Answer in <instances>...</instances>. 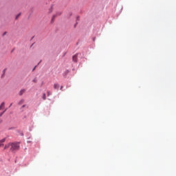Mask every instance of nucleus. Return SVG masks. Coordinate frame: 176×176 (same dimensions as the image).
I'll return each instance as SVG.
<instances>
[{
  "label": "nucleus",
  "mask_w": 176,
  "mask_h": 176,
  "mask_svg": "<svg viewBox=\"0 0 176 176\" xmlns=\"http://www.w3.org/2000/svg\"><path fill=\"white\" fill-rule=\"evenodd\" d=\"M6 34V32H5L3 35H5Z\"/></svg>",
  "instance_id": "4be33fe9"
},
{
  "label": "nucleus",
  "mask_w": 176,
  "mask_h": 176,
  "mask_svg": "<svg viewBox=\"0 0 176 176\" xmlns=\"http://www.w3.org/2000/svg\"><path fill=\"white\" fill-rule=\"evenodd\" d=\"M43 100H46V94L45 93L43 95Z\"/></svg>",
  "instance_id": "9d476101"
},
{
  "label": "nucleus",
  "mask_w": 176,
  "mask_h": 176,
  "mask_svg": "<svg viewBox=\"0 0 176 176\" xmlns=\"http://www.w3.org/2000/svg\"><path fill=\"white\" fill-rule=\"evenodd\" d=\"M12 105V103H11V104H10V107H11V106Z\"/></svg>",
  "instance_id": "412c9836"
},
{
  "label": "nucleus",
  "mask_w": 176,
  "mask_h": 176,
  "mask_svg": "<svg viewBox=\"0 0 176 176\" xmlns=\"http://www.w3.org/2000/svg\"><path fill=\"white\" fill-rule=\"evenodd\" d=\"M5 108V102H2L1 106H0V111L3 109Z\"/></svg>",
  "instance_id": "423d86ee"
},
{
  "label": "nucleus",
  "mask_w": 176,
  "mask_h": 176,
  "mask_svg": "<svg viewBox=\"0 0 176 176\" xmlns=\"http://www.w3.org/2000/svg\"><path fill=\"white\" fill-rule=\"evenodd\" d=\"M26 107V104H23L21 107V110L22 111H23L24 110H23V108H25Z\"/></svg>",
  "instance_id": "f8f14e48"
},
{
  "label": "nucleus",
  "mask_w": 176,
  "mask_h": 176,
  "mask_svg": "<svg viewBox=\"0 0 176 176\" xmlns=\"http://www.w3.org/2000/svg\"><path fill=\"white\" fill-rule=\"evenodd\" d=\"M54 89H56V90H58L59 85L58 84H54Z\"/></svg>",
  "instance_id": "6e6552de"
},
{
  "label": "nucleus",
  "mask_w": 176,
  "mask_h": 176,
  "mask_svg": "<svg viewBox=\"0 0 176 176\" xmlns=\"http://www.w3.org/2000/svg\"><path fill=\"white\" fill-rule=\"evenodd\" d=\"M78 54H76L74 56H73V62L74 63L78 62Z\"/></svg>",
  "instance_id": "f03ea898"
},
{
  "label": "nucleus",
  "mask_w": 176,
  "mask_h": 176,
  "mask_svg": "<svg viewBox=\"0 0 176 176\" xmlns=\"http://www.w3.org/2000/svg\"><path fill=\"white\" fill-rule=\"evenodd\" d=\"M2 123V120L1 119H0V124H1Z\"/></svg>",
  "instance_id": "6ab92c4d"
},
{
  "label": "nucleus",
  "mask_w": 176,
  "mask_h": 176,
  "mask_svg": "<svg viewBox=\"0 0 176 176\" xmlns=\"http://www.w3.org/2000/svg\"><path fill=\"white\" fill-rule=\"evenodd\" d=\"M6 69H5L3 71V73L5 74V73H6Z\"/></svg>",
  "instance_id": "f3484780"
},
{
  "label": "nucleus",
  "mask_w": 176,
  "mask_h": 176,
  "mask_svg": "<svg viewBox=\"0 0 176 176\" xmlns=\"http://www.w3.org/2000/svg\"><path fill=\"white\" fill-rule=\"evenodd\" d=\"M63 86H61V87H60V90H62V89H63Z\"/></svg>",
  "instance_id": "aec40b11"
},
{
  "label": "nucleus",
  "mask_w": 176,
  "mask_h": 176,
  "mask_svg": "<svg viewBox=\"0 0 176 176\" xmlns=\"http://www.w3.org/2000/svg\"><path fill=\"white\" fill-rule=\"evenodd\" d=\"M25 91H26L25 89H21V90L20 91V92H19V96H22L25 93Z\"/></svg>",
  "instance_id": "20e7f679"
},
{
  "label": "nucleus",
  "mask_w": 176,
  "mask_h": 176,
  "mask_svg": "<svg viewBox=\"0 0 176 176\" xmlns=\"http://www.w3.org/2000/svg\"><path fill=\"white\" fill-rule=\"evenodd\" d=\"M10 151L14 152V151H19L20 148V146L18 143H10Z\"/></svg>",
  "instance_id": "f257e3e1"
},
{
  "label": "nucleus",
  "mask_w": 176,
  "mask_h": 176,
  "mask_svg": "<svg viewBox=\"0 0 176 176\" xmlns=\"http://www.w3.org/2000/svg\"><path fill=\"white\" fill-rule=\"evenodd\" d=\"M10 146V143H9L8 144H6V146L4 147V150L9 148Z\"/></svg>",
  "instance_id": "1a4fd4ad"
},
{
  "label": "nucleus",
  "mask_w": 176,
  "mask_h": 176,
  "mask_svg": "<svg viewBox=\"0 0 176 176\" xmlns=\"http://www.w3.org/2000/svg\"><path fill=\"white\" fill-rule=\"evenodd\" d=\"M50 96V92L47 91V96L49 97Z\"/></svg>",
  "instance_id": "dca6fc26"
},
{
  "label": "nucleus",
  "mask_w": 176,
  "mask_h": 176,
  "mask_svg": "<svg viewBox=\"0 0 176 176\" xmlns=\"http://www.w3.org/2000/svg\"><path fill=\"white\" fill-rule=\"evenodd\" d=\"M50 13H52L53 12V6L51 7V8L49 10Z\"/></svg>",
  "instance_id": "ddd939ff"
},
{
  "label": "nucleus",
  "mask_w": 176,
  "mask_h": 176,
  "mask_svg": "<svg viewBox=\"0 0 176 176\" xmlns=\"http://www.w3.org/2000/svg\"><path fill=\"white\" fill-rule=\"evenodd\" d=\"M6 111V110H5L3 112H2L1 114H0V116L1 117L3 114H4V113Z\"/></svg>",
  "instance_id": "4468645a"
},
{
  "label": "nucleus",
  "mask_w": 176,
  "mask_h": 176,
  "mask_svg": "<svg viewBox=\"0 0 176 176\" xmlns=\"http://www.w3.org/2000/svg\"><path fill=\"white\" fill-rule=\"evenodd\" d=\"M6 140V138H3L0 140V148L4 146L3 143H5Z\"/></svg>",
  "instance_id": "7ed1b4c3"
},
{
  "label": "nucleus",
  "mask_w": 176,
  "mask_h": 176,
  "mask_svg": "<svg viewBox=\"0 0 176 176\" xmlns=\"http://www.w3.org/2000/svg\"><path fill=\"white\" fill-rule=\"evenodd\" d=\"M32 82H33L34 83H37V82H38L37 78H35L32 80Z\"/></svg>",
  "instance_id": "9b49d317"
},
{
  "label": "nucleus",
  "mask_w": 176,
  "mask_h": 176,
  "mask_svg": "<svg viewBox=\"0 0 176 176\" xmlns=\"http://www.w3.org/2000/svg\"><path fill=\"white\" fill-rule=\"evenodd\" d=\"M24 102H25V100H24V99H21V100L19 101V105H22V104H23Z\"/></svg>",
  "instance_id": "0eeeda50"
},
{
  "label": "nucleus",
  "mask_w": 176,
  "mask_h": 176,
  "mask_svg": "<svg viewBox=\"0 0 176 176\" xmlns=\"http://www.w3.org/2000/svg\"><path fill=\"white\" fill-rule=\"evenodd\" d=\"M36 68V66L34 67V68L33 69L32 72H34Z\"/></svg>",
  "instance_id": "a211bd4d"
},
{
  "label": "nucleus",
  "mask_w": 176,
  "mask_h": 176,
  "mask_svg": "<svg viewBox=\"0 0 176 176\" xmlns=\"http://www.w3.org/2000/svg\"><path fill=\"white\" fill-rule=\"evenodd\" d=\"M60 14H61V12H57L56 15H54L52 18V21L53 20H54L55 17H57V16H60Z\"/></svg>",
  "instance_id": "39448f33"
},
{
  "label": "nucleus",
  "mask_w": 176,
  "mask_h": 176,
  "mask_svg": "<svg viewBox=\"0 0 176 176\" xmlns=\"http://www.w3.org/2000/svg\"><path fill=\"white\" fill-rule=\"evenodd\" d=\"M19 16H21V13H20V14H19L16 16V20H17V19H18V17H19Z\"/></svg>",
  "instance_id": "2eb2a0df"
}]
</instances>
